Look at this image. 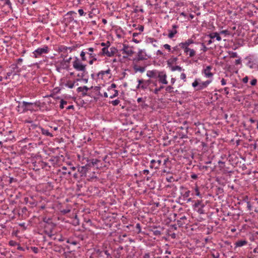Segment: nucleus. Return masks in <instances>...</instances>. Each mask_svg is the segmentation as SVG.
<instances>
[{
    "mask_svg": "<svg viewBox=\"0 0 258 258\" xmlns=\"http://www.w3.org/2000/svg\"><path fill=\"white\" fill-rule=\"evenodd\" d=\"M112 252L111 245L107 243H103L94 248L93 254L95 258H111Z\"/></svg>",
    "mask_w": 258,
    "mask_h": 258,
    "instance_id": "1",
    "label": "nucleus"
},
{
    "mask_svg": "<svg viewBox=\"0 0 258 258\" xmlns=\"http://www.w3.org/2000/svg\"><path fill=\"white\" fill-rule=\"evenodd\" d=\"M176 17L178 22L183 23L191 20L195 17V15L191 13V9H186L182 11L178 10Z\"/></svg>",
    "mask_w": 258,
    "mask_h": 258,
    "instance_id": "2",
    "label": "nucleus"
},
{
    "mask_svg": "<svg viewBox=\"0 0 258 258\" xmlns=\"http://www.w3.org/2000/svg\"><path fill=\"white\" fill-rule=\"evenodd\" d=\"M42 221L44 223L43 226L44 233L49 237H52L54 235L53 232L56 224L52 221L51 218L44 217Z\"/></svg>",
    "mask_w": 258,
    "mask_h": 258,
    "instance_id": "3",
    "label": "nucleus"
},
{
    "mask_svg": "<svg viewBox=\"0 0 258 258\" xmlns=\"http://www.w3.org/2000/svg\"><path fill=\"white\" fill-rule=\"evenodd\" d=\"M170 161L167 158L157 157L150 161L149 166L151 169H158L161 165H166Z\"/></svg>",
    "mask_w": 258,
    "mask_h": 258,
    "instance_id": "4",
    "label": "nucleus"
},
{
    "mask_svg": "<svg viewBox=\"0 0 258 258\" xmlns=\"http://www.w3.org/2000/svg\"><path fill=\"white\" fill-rule=\"evenodd\" d=\"M212 80H208L205 82H201V80L199 78L196 79L192 83V86L196 91L202 90L208 87V86L212 82Z\"/></svg>",
    "mask_w": 258,
    "mask_h": 258,
    "instance_id": "5",
    "label": "nucleus"
},
{
    "mask_svg": "<svg viewBox=\"0 0 258 258\" xmlns=\"http://www.w3.org/2000/svg\"><path fill=\"white\" fill-rule=\"evenodd\" d=\"M86 64H83L82 60L78 57H74V60L73 61V67L77 71H85L86 68Z\"/></svg>",
    "mask_w": 258,
    "mask_h": 258,
    "instance_id": "6",
    "label": "nucleus"
},
{
    "mask_svg": "<svg viewBox=\"0 0 258 258\" xmlns=\"http://www.w3.org/2000/svg\"><path fill=\"white\" fill-rule=\"evenodd\" d=\"M77 15V13L76 12L73 11H69L64 15L63 21L66 24L70 23L72 22L77 23V21L75 19Z\"/></svg>",
    "mask_w": 258,
    "mask_h": 258,
    "instance_id": "7",
    "label": "nucleus"
},
{
    "mask_svg": "<svg viewBox=\"0 0 258 258\" xmlns=\"http://www.w3.org/2000/svg\"><path fill=\"white\" fill-rule=\"evenodd\" d=\"M194 209L200 214H206V211L204 210L205 207V204L203 203L202 200H197L195 202V204L193 205Z\"/></svg>",
    "mask_w": 258,
    "mask_h": 258,
    "instance_id": "8",
    "label": "nucleus"
},
{
    "mask_svg": "<svg viewBox=\"0 0 258 258\" xmlns=\"http://www.w3.org/2000/svg\"><path fill=\"white\" fill-rule=\"evenodd\" d=\"M49 52V48L47 46H44L43 47H39L33 52V57L34 58H38L43 54H47Z\"/></svg>",
    "mask_w": 258,
    "mask_h": 258,
    "instance_id": "9",
    "label": "nucleus"
},
{
    "mask_svg": "<svg viewBox=\"0 0 258 258\" xmlns=\"http://www.w3.org/2000/svg\"><path fill=\"white\" fill-rule=\"evenodd\" d=\"M147 59V54L145 50L140 49L136 57H134L132 59L133 63H137L140 60H144Z\"/></svg>",
    "mask_w": 258,
    "mask_h": 258,
    "instance_id": "10",
    "label": "nucleus"
},
{
    "mask_svg": "<svg viewBox=\"0 0 258 258\" xmlns=\"http://www.w3.org/2000/svg\"><path fill=\"white\" fill-rule=\"evenodd\" d=\"M183 190L181 192V196L177 199L178 201L177 202L183 205L185 203V202L187 198H188L190 195V191L187 189H184L182 187Z\"/></svg>",
    "mask_w": 258,
    "mask_h": 258,
    "instance_id": "11",
    "label": "nucleus"
},
{
    "mask_svg": "<svg viewBox=\"0 0 258 258\" xmlns=\"http://www.w3.org/2000/svg\"><path fill=\"white\" fill-rule=\"evenodd\" d=\"M121 51H122V53L126 54V55L123 56V58H126L128 56H132L135 52L133 49V47H130L127 44H123V47Z\"/></svg>",
    "mask_w": 258,
    "mask_h": 258,
    "instance_id": "12",
    "label": "nucleus"
},
{
    "mask_svg": "<svg viewBox=\"0 0 258 258\" xmlns=\"http://www.w3.org/2000/svg\"><path fill=\"white\" fill-rule=\"evenodd\" d=\"M24 104L27 105V111H29L31 112L36 111L37 110L36 107H40V102L39 101H36L35 102H26Z\"/></svg>",
    "mask_w": 258,
    "mask_h": 258,
    "instance_id": "13",
    "label": "nucleus"
},
{
    "mask_svg": "<svg viewBox=\"0 0 258 258\" xmlns=\"http://www.w3.org/2000/svg\"><path fill=\"white\" fill-rule=\"evenodd\" d=\"M78 47H79V45L78 44H76L75 45L71 47H67L64 45H60L58 47V51L59 52L67 53V51L68 50H70V52H71L72 51L75 50V49Z\"/></svg>",
    "mask_w": 258,
    "mask_h": 258,
    "instance_id": "14",
    "label": "nucleus"
},
{
    "mask_svg": "<svg viewBox=\"0 0 258 258\" xmlns=\"http://www.w3.org/2000/svg\"><path fill=\"white\" fill-rule=\"evenodd\" d=\"M158 75L157 78L159 83L164 85L168 84V81L166 79L167 75L164 71H160Z\"/></svg>",
    "mask_w": 258,
    "mask_h": 258,
    "instance_id": "15",
    "label": "nucleus"
},
{
    "mask_svg": "<svg viewBox=\"0 0 258 258\" xmlns=\"http://www.w3.org/2000/svg\"><path fill=\"white\" fill-rule=\"evenodd\" d=\"M35 127L37 132L41 133L42 135L45 136L50 137L53 136V134L51 133L48 130L40 126L35 125Z\"/></svg>",
    "mask_w": 258,
    "mask_h": 258,
    "instance_id": "16",
    "label": "nucleus"
},
{
    "mask_svg": "<svg viewBox=\"0 0 258 258\" xmlns=\"http://www.w3.org/2000/svg\"><path fill=\"white\" fill-rule=\"evenodd\" d=\"M88 169L87 168V166H77V171L80 174V177H86L87 172L88 171Z\"/></svg>",
    "mask_w": 258,
    "mask_h": 258,
    "instance_id": "17",
    "label": "nucleus"
},
{
    "mask_svg": "<svg viewBox=\"0 0 258 258\" xmlns=\"http://www.w3.org/2000/svg\"><path fill=\"white\" fill-rule=\"evenodd\" d=\"M212 69V67L211 66H208L204 69L203 71V73L205 75V76L206 78H212L213 77V73H212L211 71Z\"/></svg>",
    "mask_w": 258,
    "mask_h": 258,
    "instance_id": "18",
    "label": "nucleus"
},
{
    "mask_svg": "<svg viewBox=\"0 0 258 258\" xmlns=\"http://www.w3.org/2000/svg\"><path fill=\"white\" fill-rule=\"evenodd\" d=\"M245 59L248 60V61L246 63V66L250 69L256 68V62L255 60H253L250 56L246 57Z\"/></svg>",
    "mask_w": 258,
    "mask_h": 258,
    "instance_id": "19",
    "label": "nucleus"
},
{
    "mask_svg": "<svg viewBox=\"0 0 258 258\" xmlns=\"http://www.w3.org/2000/svg\"><path fill=\"white\" fill-rule=\"evenodd\" d=\"M159 72L157 70L148 71L146 75L150 78L157 79Z\"/></svg>",
    "mask_w": 258,
    "mask_h": 258,
    "instance_id": "20",
    "label": "nucleus"
},
{
    "mask_svg": "<svg viewBox=\"0 0 258 258\" xmlns=\"http://www.w3.org/2000/svg\"><path fill=\"white\" fill-rule=\"evenodd\" d=\"M221 33H210V34L212 35V37L213 38V39H214L215 38H216V40H218V41H220L221 40V38L220 36V34ZM222 34H225L226 35H230V34H232V33H221ZM232 36H233L234 35H237V36H240V34L241 33H232ZM241 35L242 36H243V34L244 33H241Z\"/></svg>",
    "mask_w": 258,
    "mask_h": 258,
    "instance_id": "21",
    "label": "nucleus"
},
{
    "mask_svg": "<svg viewBox=\"0 0 258 258\" xmlns=\"http://www.w3.org/2000/svg\"><path fill=\"white\" fill-rule=\"evenodd\" d=\"M187 217L185 215L181 216L177 220V223L180 227H182L185 224H187Z\"/></svg>",
    "mask_w": 258,
    "mask_h": 258,
    "instance_id": "22",
    "label": "nucleus"
},
{
    "mask_svg": "<svg viewBox=\"0 0 258 258\" xmlns=\"http://www.w3.org/2000/svg\"><path fill=\"white\" fill-rule=\"evenodd\" d=\"M52 249L53 251L58 252L60 254L65 253V248L61 245L58 244H53L52 246Z\"/></svg>",
    "mask_w": 258,
    "mask_h": 258,
    "instance_id": "23",
    "label": "nucleus"
},
{
    "mask_svg": "<svg viewBox=\"0 0 258 258\" xmlns=\"http://www.w3.org/2000/svg\"><path fill=\"white\" fill-rule=\"evenodd\" d=\"M10 72H12L14 76L17 75L21 72V69L19 68L16 63H13L10 66Z\"/></svg>",
    "mask_w": 258,
    "mask_h": 258,
    "instance_id": "24",
    "label": "nucleus"
},
{
    "mask_svg": "<svg viewBox=\"0 0 258 258\" xmlns=\"http://www.w3.org/2000/svg\"><path fill=\"white\" fill-rule=\"evenodd\" d=\"M162 228H157V227H153L150 229V231L153 233V234L156 236H159L161 234Z\"/></svg>",
    "mask_w": 258,
    "mask_h": 258,
    "instance_id": "25",
    "label": "nucleus"
},
{
    "mask_svg": "<svg viewBox=\"0 0 258 258\" xmlns=\"http://www.w3.org/2000/svg\"><path fill=\"white\" fill-rule=\"evenodd\" d=\"M2 180H4L6 182H8L9 184L13 182L16 183L18 181V180L15 178L7 176H4Z\"/></svg>",
    "mask_w": 258,
    "mask_h": 258,
    "instance_id": "26",
    "label": "nucleus"
},
{
    "mask_svg": "<svg viewBox=\"0 0 258 258\" xmlns=\"http://www.w3.org/2000/svg\"><path fill=\"white\" fill-rule=\"evenodd\" d=\"M76 237L77 240L79 242V244H80V242L82 241H84L87 238V236L85 234L82 233H75L74 235Z\"/></svg>",
    "mask_w": 258,
    "mask_h": 258,
    "instance_id": "27",
    "label": "nucleus"
},
{
    "mask_svg": "<svg viewBox=\"0 0 258 258\" xmlns=\"http://www.w3.org/2000/svg\"><path fill=\"white\" fill-rule=\"evenodd\" d=\"M66 242L68 243H70L71 244H73L74 245H77L78 244H79V242L76 239V237L74 235L72 237H71L69 238L66 239Z\"/></svg>",
    "mask_w": 258,
    "mask_h": 258,
    "instance_id": "28",
    "label": "nucleus"
},
{
    "mask_svg": "<svg viewBox=\"0 0 258 258\" xmlns=\"http://www.w3.org/2000/svg\"><path fill=\"white\" fill-rule=\"evenodd\" d=\"M177 59H178V58L177 57H175L173 56H171L167 61V64L168 67L169 68L172 67L174 63H176Z\"/></svg>",
    "mask_w": 258,
    "mask_h": 258,
    "instance_id": "29",
    "label": "nucleus"
},
{
    "mask_svg": "<svg viewBox=\"0 0 258 258\" xmlns=\"http://www.w3.org/2000/svg\"><path fill=\"white\" fill-rule=\"evenodd\" d=\"M26 103V101L21 102V109H17V111L20 113H25L27 112V105H25L24 103Z\"/></svg>",
    "mask_w": 258,
    "mask_h": 258,
    "instance_id": "30",
    "label": "nucleus"
},
{
    "mask_svg": "<svg viewBox=\"0 0 258 258\" xmlns=\"http://www.w3.org/2000/svg\"><path fill=\"white\" fill-rule=\"evenodd\" d=\"M152 80L151 79H149L147 80H145L144 82V84L142 85V89L143 90L147 89L148 88V87L150 86L151 84H152Z\"/></svg>",
    "mask_w": 258,
    "mask_h": 258,
    "instance_id": "31",
    "label": "nucleus"
},
{
    "mask_svg": "<svg viewBox=\"0 0 258 258\" xmlns=\"http://www.w3.org/2000/svg\"><path fill=\"white\" fill-rule=\"evenodd\" d=\"M215 190L216 195L219 196V197L224 196V189L222 187H216Z\"/></svg>",
    "mask_w": 258,
    "mask_h": 258,
    "instance_id": "32",
    "label": "nucleus"
},
{
    "mask_svg": "<svg viewBox=\"0 0 258 258\" xmlns=\"http://www.w3.org/2000/svg\"><path fill=\"white\" fill-rule=\"evenodd\" d=\"M121 252L119 251L118 250L112 249V255L111 258H120Z\"/></svg>",
    "mask_w": 258,
    "mask_h": 258,
    "instance_id": "33",
    "label": "nucleus"
},
{
    "mask_svg": "<svg viewBox=\"0 0 258 258\" xmlns=\"http://www.w3.org/2000/svg\"><path fill=\"white\" fill-rule=\"evenodd\" d=\"M38 166L39 167H41V168H45L47 167H48L50 168L51 167V165H49L48 163H47L46 162L43 161H39L38 162Z\"/></svg>",
    "mask_w": 258,
    "mask_h": 258,
    "instance_id": "34",
    "label": "nucleus"
},
{
    "mask_svg": "<svg viewBox=\"0 0 258 258\" xmlns=\"http://www.w3.org/2000/svg\"><path fill=\"white\" fill-rule=\"evenodd\" d=\"M28 209L26 207H23L19 210V215H21L22 217L24 215V217L27 216Z\"/></svg>",
    "mask_w": 258,
    "mask_h": 258,
    "instance_id": "35",
    "label": "nucleus"
},
{
    "mask_svg": "<svg viewBox=\"0 0 258 258\" xmlns=\"http://www.w3.org/2000/svg\"><path fill=\"white\" fill-rule=\"evenodd\" d=\"M132 229L133 230V231L136 233H140L141 232V227L140 224L139 223H137L135 226L134 225V228Z\"/></svg>",
    "mask_w": 258,
    "mask_h": 258,
    "instance_id": "36",
    "label": "nucleus"
},
{
    "mask_svg": "<svg viewBox=\"0 0 258 258\" xmlns=\"http://www.w3.org/2000/svg\"><path fill=\"white\" fill-rule=\"evenodd\" d=\"M110 72L111 71L110 69H108L106 71H101L97 74V77H100V78L102 79L103 75H104L105 74H110Z\"/></svg>",
    "mask_w": 258,
    "mask_h": 258,
    "instance_id": "37",
    "label": "nucleus"
},
{
    "mask_svg": "<svg viewBox=\"0 0 258 258\" xmlns=\"http://www.w3.org/2000/svg\"><path fill=\"white\" fill-rule=\"evenodd\" d=\"M213 38L212 37V35L209 34V35H207V37L205 38L204 43H207V45H210L213 42Z\"/></svg>",
    "mask_w": 258,
    "mask_h": 258,
    "instance_id": "38",
    "label": "nucleus"
},
{
    "mask_svg": "<svg viewBox=\"0 0 258 258\" xmlns=\"http://www.w3.org/2000/svg\"><path fill=\"white\" fill-rule=\"evenodd\" d=\"M133 68L134 70L137 72H140L141 73H143L146 69L145 67H139L137 64H135L133 66Z\"/></svg>",
    "mask_w": 258,
    "mask_h": 258,
    "instance_id": "39",
    "label": "nucleus"
},
{
    "mask_svg": "<svg viewBox=\"0 0 258 258\" xmlns=\"http://www.w3.org/2000/svg\"><path fill=\"white\" fill-rule=\"evenodd\" d=\"M247 243V241L246 240H239L237 241L235 244L236 247H241Z\"/></svg>",
    "mask_w": 258,
    "mask_h": 258,
    "instance_id": "40",
    "label": "nucleus"
},
{
    "mask_svg": "<svg viewBox=\"0 0 258 258\" xmlns=\"http://www.w3.org/2000/svg\"><path fill=\"white\" fill-rule=\"evenodd\" d=\"M58 160V157L57 156L52 157L48 160V161L50 162L51 165L53 166L57 164Z\"/></svg>",
    "mask_w": 258,
    "mask_h": 258,
    "instance_id": "41",
    "label": "nucleus"
},
{
    "mask_svg": "<svg viewBox=\"0 0 258 258\" xmlns=\"http://www.w3.org/2000/svg\"><path fill=\"white\" fill-rule=\"evenodd\" d=\"M118 50L115 47H111L110 48V51H109V53H108V57L113 56L117 52Z\"/></svg>",
    "mask_w": 258,
    "mask_h": 258,
    "instance_id": "42",
    "label": "nucleus"
},
{
    "mask_svg": "<svg viewBox=\"0 0 258 258\" xmlns=\"http://www.w3.org/2000/svg\"><path fill=\"white\" fill-rule=\"evenodd\" d=\"M215 165H214L213 167L207 165H200V169L201 170H204L205 171H208L209 169H210V171H212L215 168Z\"/></svg>",
    "mask_w": 258,
    "mask_h": 258,
    "instance_id": "43",
    "label": "nucleus"
},
{
    "mask_svg": "<svg viewBox=\"0 0 258 258\" xmlns=\"http://www.w3.org/2000/svg\"><path fill=\"white\" fill-rule=\"evenodd\" d=\"M179 46L181 48L184 49V53H186L187 54H188V52L189 50H190V48H188L187 46H186L184 42H181V43H179Z\"/></svg>",
    "mask_w": 258,
    "mask_h": 258,
    "instance_id": "44",
    "label": "nucleus"
},
{
    "mask_svg": "<svg viewBox=\"0 0 258 258\" xmlns=\"http://www.w3.org/2000/svg\"><path fill=\"white\" fill-rule=\"evenodd\" d=\"M108 47H104L102 48L101 51L100 52L99 55H106L108 56V53H109V50L108 49Z\"/></svg>",
    "mask_w": 258,
    "mask_h": 258,
    "instance_id": "45",
    "label": "nucleus"
},
{
    "mask_svg": "<svg viewBox=\"0 0 258 258\" xmlns=\"http://www.w3.org/2000/svg\"><path fill=\"white\" fill-rule=\"evenodd\" d=\"M13 38V36H5L4 38L1 39L0 40L4 43H8Z\"/></svg>",
    "mask_w": 258,
    "mask_h": 258,
    "instance_id": "46",
    "label": "nucleus"
},
{
    "mask_svg": "<svg viewBox=\"0 0 258 258\" xmlns=\"http://www.w3.org/2000/svg\"><path fill=\"white\" fill-rule=\"evenodd\" d=\"M89 55V58H93V59L90 60L89 61V63L90 64H92L94 61L97 60V58L96 57V55L92 53H88Z\"/></svg>",
    "mask_w": 258,
    "mask_h": 258,
    "instance_id": "47",
    "label": "nucleus"
},
{
    "mask_svg": "<svg viewBox=\"0 0 258 258\" xmlns=\"http://www.w3.org/2000/svg\"><path fill=\"white\" fill-rule=\"evenodd\" d=\"M170 68V70L171 71L174 72L175 71H178L179 72H181V71L183 70L182 68L179 66H172L171 67H169Z\"/></svg>",
    "mask_w": 258,
    "mask_h": 258,
    "instance_id": "48",
    "label": "nucleus"
},
{
    "mask_svg": "<svg viewBox=\"0 0 258 258\" xmlns=\"http://www.w3.org/2000/svg\"><path fill=\"white\" fill-rule=\"evenodd\" d=\"M60 67L63 69L68 70L69 68V64H68L67 62L64 61V60H62L60 62Z\"/></svg>",
    "mask_w": 258,
    "mask_h": 258,
    "instance_id": "49",
    "label": "nucleus"
},
{
    "mask_svg": "<svg viewBox=\"0 0 258 258\" xmlns=\"http://www.w3.org/2000/svg\"><path fill=\"white\" fill-rule=\"evenodd\" d=\"M93 87L92 86L90 88H88L86 86H84L82 87H79L77 89V91H83L84 90L86 93H88V91L91 88H92Z\"/></svg>",
    "mask_w": 258,
    "mask_h": 258,
    "instance_id": "50",
    "label": "nucleus"
},
{
    "mask_svg": "<svg viewBox=\"0 0 258 258\" xmlns=\"http://www.w3.org/2000/svg\"><path fill=\"white\" fill-rule=\"evenodd\" d=\"M75 84V81L71 83V81H68L67 83L64 84V86L70 89H72L74 87Z\"/></svg>",
    "mask_w": 258,
    "mask_h": 258,
    "instance_id": "51",
    "label": "nucleus"
},
{
    "mask_svg": "<svg viewBox=\"0 0 258 258\" xmlns=\"http://www.w3.org/2000/svg\"><path fill=\"white\" fill-rule=\"evenodd\" d=\"M195 131L196 134H202L205 132V128L203 130L202 128L200 127L199 126L195 128Z\"/></svg>",
    "mask_w": 258,
    "mask_h": 258,
    "instance_id": "52",
    "label": "nucleus"
},
{
    "mask_svg": "<svg viewBox=\"0 0 258 258\" xmlns=\"http://www.w3.org/2000/svg\"><path fill=\"white\" fill-rule=\"evenodd\" d=\"M133 27H135L136 30H139L140 32H142L144 30L143 25L134 24Z\"/></svg>",
    "mask_w": 258,
    "mask_h": 258,
    "instance_id": "53",
    "label": "nucleus"
},
{
    "mask_svg": "<svg viewBox=\"0 0 258 258\" xmlns=\"http://www.w3.org/2000/svg\"><path fill=\"white\" fill-rule=\"evenodd\" d=\"M194 194L198 196V197H199L200 198H202V194H201L200 190H199V187H198V186H196L195 187V193Z\"/></svg>",
    "mask_w": 258,
    "mask_h": 258,
    "instance_id": "54",
    "label": "nucleus"
},
{
    "mask_svg": "<svg viewBox=\"0 0 258 258\" xmlns=\"http://www.w3.org/2000/svg\"><path fill=\"white\" fill-rule=\"evenodd\" d=\"M164 87L162 85L160 86L159 87L156 88L155 89H154V91H153V92L155 94H158L159 93V92H160L161 90H162Z\"/></svg>",
    "mask_w": 258,
    "mask_h": 258,
    "instance_id": "55",
    "label": "nucleus"
},
{
    "mask_svg": "<svg viewBox=\"0 0 258 258\" xmlns=\"http://www.w3.org/2000/svg\"><path fill=\"white\" fill-rule=\"evenodd\" d=\"M92 161V165L93 167L96 166V167H98V163L100 162V160L97 159H91Z\"/></svg>",
    "mask_w": 258,
    "mask_h": 258,
    "instance_id": "56",
    "label": "nucleus"
},
{
    "mask_svg": "<svg viewBox=\"0 0 258 258\" xmlns=\"http://www.w3.org/2000/svg\"><path fill=\"white\" fill-rule=\"evenodd\" d=\"M92 15L95 16L99 14V10L97 8H92L91 11Z\"/></svg>",
    "mask_w": 258,
    "mask_h": 258,
    "instance_id": "57",
    "label": "nucleus"
},
{
    "mask_svg": "<svg viewBox=\"0 0 258 258\" xmlns=\"http://www.w3.org/2000/svg\"><path fill=\"white\" fill-rule=\"evenodd\" d=\"M93 17L94 16L92 15L91 11L88 12V13L86 12L85 18L87 20L92 19Z\"/></svg>",
    "mask_w": 258,
    "mask_h": 258,
    "instance_id": "58",
    "label": "nucleus"
},
{
    "mask_svg": "<svg viewBox=\"0 0 258 258\" xmlns=\"http://www.w3.org/2000/svg\"><path fill=\"white\" fill-rule=\"evenodd\" d=\"M207 234H210L212 233L213 231V226L212 225H208V227L207 228Z\"/></svg>",
    "mask_w": 258,
    "mask_h": 258,
    "instance_id": "59",
    "label": "nucleus"
},
{
    "mask_svg": "<svg viewBox=\"0 0 258 258\" xmlns=\"http://www.w3.org/2000/svg\"><path fill=\"white\" fill-rule=\"evenodd\" d=\"M78 12L80 15V16H84L85 17L86 15V12L84 11V10L82 9H80L78 10Z\"/></svg>",
    "mask_w": 258,
    "mask_h": 258,
    "instance_id": "60",
    "label": "nucleus"
},
{
    "mask_svg": "<svg viewBox=\"0 0 258 258\" xmlns=\"http://www.w3.org/2000/svg\"><path fill=\"white\" fill-rule=\"evenodd\" d=\"M5 5L8 6L9 8H12V4L10 0H2Z\"/></svg>",
    "mask_w": 258,
    "mask_h": 258,
    "instance_id": "61",
    "label": "nucleus"
},
{
    "mask_svg": "<svg viewBox=\"0 0 258 258\" xmlns=\"http://www.w3.org/2000/svg\"><path fill=\"white\" fill-rule=\"evenodd\" d=\"M165 90L167 92L169 93L174 92L173 88L171 86H168L166 87L165 88Z\"/></svg>",
    "mask_w": 258,
    "mask_h": 258,
    "instance_id": "62",
    "label": "nucleus"
},
{
    "mask_svg": "<svg viewBox=\"0 0 258 258\" xmlns=\"http://www.w3.org/2000/svg\"><path fill=\"white\" fill-rule=\"evenodd\" d=\"M194 125L196 126L195 127H197L200 126V127H202L203 130L204 129V124L200 121L195 122L194 123Z\"/></svg>",
    "mask_w": 258,
    "mask_h": 258,
    "instance_id": "63",
    "label": "nucleus"
},
{
    "mask_svg": "<svg viewBox=\"0 0 258 258\" xmlns=\"http://www.w3.org/2000/svg\"><path fill=\"white\" fill-rule=\"evenodd\" d=\"M251 37L253 38L255 44H258V34L257 35L252 34Z\"/></svg>",
    "mask_w": 258,
    "mask_h": 258,
    "instance_id": "64",
    "label": "nucleus"
}]
</instances>
